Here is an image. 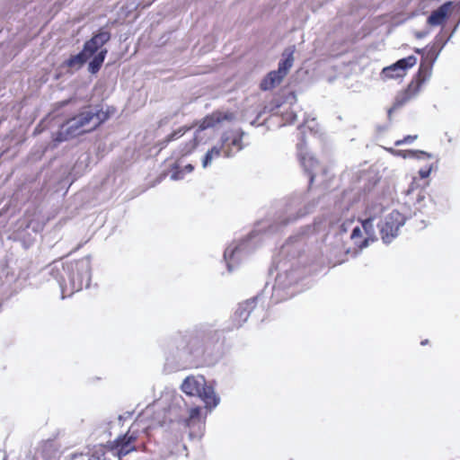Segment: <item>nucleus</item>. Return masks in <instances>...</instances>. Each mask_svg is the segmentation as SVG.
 Here are the masks:
<instances>
[{"mask_svg": "<svg viewBox=\"0 0 460 460\" xmlns=\"http://www.w3.org/2000/svg\"><path fill=\"white\" fill-rule=\"evenodd\" d=\"M312 184L308 179V187L304 191H295L284 199L283 208L277 212L270 224H259L246 238L237 244L227 246L223 254L228 272H233L241 261L252 254L262 243L263 235H270L282 231L286 226L296 223L305 216L314 212L317 207L330 200V194H323L317 198H310Z\"/></svg>", "mask_w": 460, "mask_h": 460, "instance_id": "nucleus-1", "label": "nucleus"}, {"mask_svg": "<svg viewBox=\"0 0 460 460\" xmlns=\"http://www.w3.org/2000/svg\"><path fill=\"white\" fill-rule=\"evenodd\" d=\"M224 332L208 323L177 330L162 345L166 362L185 368L201 361H217L224 354Z\"/></svg>", "mask_w": 460, "mask_h": 460, "instance_id": "nucleus-2", "label": "nucleus"}, {"mask_svg": "<svg viewBox=\"0 0 460 460\" xmlns=\"http://www.w3.org/2000/svg\"><path fill=\"white\" fill-rule=\"evenodd\" d=\"M314 231V227L311 225L301 227L299 233L290 236L281 246L279 253L273 258L278 273L270 288L271 304L288 300L296 293V285L301 278L297 259L305 251L307 236Z\"/></svg>", "mask_w": 460, "mask_h": 460, "instance_id": "nucleus-3", "label": "nucleus"}, {"mask_svg": "<svg viewBox=\"0 0 460 460\" xmlns=\"http://www.w3.org/2000/svg\"><path fill=\"white\" fill-rule=\"evenodd\" d=\"M59 286L61 298L71 296L84 288L90 287L92 279L91 256L66 262L53 261L45 269Z\"/></svg>", "mask_w": 460, "mask_h": 460, "instance_id": "nucleus-4", "label": "nucleus"}, {"mask_svg": "<svg viewBox=\"0 0 460 460\" xmlns=\"http://www.w3.org/2000/svg\"><path fill=\"white\" fill-rule=\"evenodd\" d=\"M111 38V31L105 27H101L84 41L82 49L66 58L61 66L79 70L88 62V72L91 75H96L101 70L108 54V49L103 46L110 41Z\"/></svg>", "mask_w": 460, "mask_h": 460, "instance_id": "nucleus-5", "label": "nucleus"}, {"mask_svg": "<svg viewBox=\"0 0 460 460\" xmlns=\"http://www.w3.org/2000/svg\"><path fill=\"white\" fill-rule=\"evenodd\" d=\"M459 23L460 18L450 36L442 43L441 46L437 47L436 44H433L430 47L428 46L425 56H423L420 59L418 72L413 76L407 88L397 94L393 106L387 110V116L389 120H391L392 113L395 110L406 104L411 98L416 96L420 92L422 84L430 78L435 62L437 61L441 50L444 49L447 41L457 30Z\"/></svg>", "mask_w": 460, "mask_h": 460, "instance_id": "nucleus-6", "label": "nucleus"}, {"mask_svg": "<svg viewBox=\"0 0 460 460\" xmlns=\"http://www.w3.org/2000/svg\"><path fill=\"white\" fill-rule=\"evenodd\" d=\"M181 391L189 396H198L208 411L215 409L220 402L211 384L207 383L203 376H187L181 385Z\"/></svg>", "mask_w": 460, "mask_h": 460, "instance_id": "nucleus-7", "label": "nucleus"}, {"mask_svg": "<svg viewBox=\"0 0 460 460\" xmlns=\"http://www.w3.org/2000/svg\"><path fill=\"white\" fill-rule=\"evenodd\" d=\"M414 195V216H416L417 212H419L421 215L430 217L433 216L436 211L443 210L446 208L445 203L442 201V198H439L436 194H428L422 189L414 188L412 182L409 189L405 191V197L408 198V199L405 200V204L410 202V199L411 198L413 199Z\"/></svg>", "mask_w": 460, "mask_h": 460, "instance_id": "nucleus-8", "label": "nucleus"}, {"mask_svg": "<svg viewBox=\"0 0 460 460\" xmlns=\"http://www.w3.org/2000/svg\"><path fill=\"white\" fill-rule=\"evenodd\" d=\"M234 119V112L226 110H217L213 111L211 114L204 117L199 123V127L194 133L193 138L186 143L183 149L181 150L182 155L190 154L200 143H205L204 131L214 128L216 125L222 123L223 121H232Z\"/></svg>", "mask_w": 460, "mask_h": 460, "instance_id": "nucleus-9", "label": "nucleus"}, {"mask_svg": "<svg viewBox=\"0 0 460 460\" xmlns=\"http://www.w3.org/2000/svg\"><path fill=\"white\" fill-rule=\"evenodd\" d=\"M296 46H288L281 54L278 64V69L269 72L261 81L260 88L262 91H270L279 85L289 72L294 64V53Z\"/></svg>", "mask_w": 460, "mask_h": 460, "instance_id": "nucleus-10", "label": "nucleus"}, {"mask_svg": "<svg viewBox=\"0 0 460 460\" xmlns=\"http://www.w3.org/2000/svg\"><path fill=\"white\" fill-rule=\"evenodd\" d=\"M411 217V215L408 216L394 209L384 220L379 219L376 226L379 228L383 243L385 244L391 243L398 236L399 229Z\"/></svg>", "mask_w": 460, "mask_h": 460, "instance_id": "nucleus-11", "label": "nucleus"}, {"mask_svg": "<svg viewBox=\"0 0 460 460\" xmlns=\"http://www.w3.org/2000/svg\"><path fill=\"white\" fill-rule=\"evenodd\" d=\"M111 116V107H107V110L104 111L103 105L102 103H97L83 107L75 117L82 127L88 125L90 122H93V129H96L106 122Z\"/></svg>", "mask_w": 460, "mask_h": 460, "instance_id": "nucleus-12", "label": "nucleus"}, {"mask_svg": "<svg viewBox=\"0 0 460 460\" xmlns=\"http://www.w3.org/2000/svg\"><path fill=\"white\" fill-rule=\"evenodd\" d=\"M309 120L305 119L304 123L298 127V143L296 144V148L298 152V157L301 164V166L304 169V172L308 176L310 180V184H313L314 181L317 171L320 168V164L318 161L310 154L304 152L305 147V133L304 131V128L305 124H307Z\"/></svg>", "mask_w": 460, "mask_h": 460, "instance_id": "nucleus-13", "label": "nucleus"}, {"mask_svg": "<svg viewBox=\"0 0 460 460\" xmlns=\"http://www.w3.org/2000/svg\"><path fill=\"white\" fill-rule=\"evenodd\" d=\"M269 293L268 283L265 285L261 293L257 296L246 300L245 302L239 305L237 310L234 312L233 322L235 328H240L248 320L252 314L257 311L262 312L264 305L257 307V302L262 300L263 296Z\"/></svg>", "mask_w": 460, "mask_h": 460, "instance_id": "nucleus-14", "label": "nucleus"}, {"mask_svg": "<svg viewBox=\"0 0 460 460\" xmlns=\"http://www.w3.org/2000/svg\"><path fill=\"white\" fill-rule=\"evenodd\" d=\"M245 132L242 128L224 132L220 137V146L225 157H232L244 148L243 137Z\"/></svg>", "mask_w": 460, "mask_h": 460, "instance_id": "nucleus-15", "label": "nucleus"}, {"mask_svg": "<svg viewBox=\"0 0 460 460\" xmlns=\"http://www.w3.org/2000/svg\"><path fill=\"white\" fill-rule=\"evenodd\" d=\"M137 438V431L132 430L130 428L124 435L119 436L113 441L112 445L110 447V450L112 452L113 456L121 459L129 453L137 451L135 443Z\"/></svg>", "mask_w": 460, "mask_h": 460, "instance_id": "nucleus-16", "label": "nucleus"}, {"mask_svg": "<svg viewBox=\"0 0 460 460\" xmlns=\"http://www.w3.org/2000/svg\"><path fill=\"white\" fill-rule=\"evenodd\" d=\"M417 63V58L410 55L406 58L398 59L391 66H385L381 72V75L385 79H397L405 75L407 69L411 68Z\"/></svg>", "mask_w": 460, "mask_h": 460, "instance_id": "nucleus-17", "label": "nucleus"}, {"mask_svg": "<svg viewBox=\"0 0 460 460\" xmlns=\"http://www.w3.org/2000/svg\"><path fill=\"white\" fill-rule=\"evenodd\" d=\"M382 212V208H378L377 213L372 214L370 209H367L365 211V218L359 219L361 223V226L366 234V237L361 240L359 243L355 241V243L358 246L359 249L367 248L370 243H373L377 240L376 234V227L375 221L379 218V214Z\"/></svg>", "mask_w": 460, "mask_h": 460, "instance_id": "nucleus-18", "label": "nucleus"}, {"mask_svg": "<svg viewBox=\"0 0 460 460\" xmlns=\"http://www.w3.org/2000/svg\"><path fill=\"white\" fill-rule=\"evenodd\" d=\"M82 128L75 117L70 118L61 124L53 140L57 143H62L83 135L85 131L83 130Z\"/></svg>", "mask_w": 460, "mask_h": 460, "instance_id": "nucleus-19", "label": "nucleus"}, {"mask_svg": "<svg viewBox=\"0 0 460 460\" xmlns=\"http://www.w3.org/2000/svg\"><path fill=\"white\" fill-rule=\"evenodd\" d=\"M453 2L446 1L440 4L436 10L432 11L427 19L428 24L430 26L442 25L449 16V12L452 9Z\"/></svg>", "mask_w": 460, "mask_h": 460, "instance_id": "nucleus-20", "label": "nucleus"}, {"mask_svg": "<svg viewBox=\"0 0 460 460\" xmlns=\"http://www.w3.org/2000/svg\"><path fill=\"white\" fill-rule=\"evenodd\" d=\"M70 460H109V458L106 456L105 447L100 445L94 447L91 453L71 455Z\"/></svg>", "mask_w": 460, "mask_h": 460, "instance_id": "nucleus-21", "label": "nucleus"}, {"mask_svg": "<svg viewBox=\"0 0 460 460\" xmlns=\"http://www.w3.org/2000/svg\"><path fill=\"white\" fill-rule=\"evenodd\" d=\"M391 152L396 154L397 155H399L402 158H412V159H418V160L433 158V155L431 153H428V152L422 151V150H414V149L394 150V149L391 148Z\"/></svg>", "mask_w": 460, "mask_h": 460, "instance_id": "nucleus-22", "label": "nucleus"}, {"mask_svg": "<svg viewBox=\"0 0 460 460\" xmlns=\"http://www.w3.org/2000/svg\"><path fill=\"white\" fill-rule=\"evenodd\" d=\"M222 152L223 150L220 145L212 146L209 150H208V152L204 155L202 158V167H208L215 158H217L221 155Z\"/></svg>", "mask_w": 460, "mask_h": 460, "instance_id": "nucleus-23", "label": "nucleus"}, {"mask_svg": "<svg viewBox=\"0 0 460 460\" xmlns=\"http://www.w3.org/2000/svg\"><path fill=\"white\" fill-rule=\"evenodd\" d=\"M296 102V96L295 93L290 92L288 94V96L286 97L285 101H281L279 97L274 98L270 103V110L271 111H273L279 109L285 102H288L290 105H292Z\"/></svg>", "mask_w": 460, "mask_h": 460, "instance_id": "nucleus-24", "label": "nucleus"}, {"mask_svg": "<svg viewBox=\"0 0 460 460\" xmlns=\"http://www.w3.org/2000/svg\"><path fill=\"white\" fill-rule=\"evenodd\" d=\"M201 417V408L199 406L191 407L189 410V417L184 420L186 426L190 427L195 420H199Z\"/></svg>", "mask_w": 460, "mask_h": 460, "instance_id": "nucleus-25", "label": "nucleus"}, {"mask_svg": "<svg viewBox=\"0 0 460 460\" xmlns=\"http://www.w3.org/2000/svg\"><path fill=\"white\" fill-rule=\"evenodd\" d=\"M185 172L182 168L178 165L173 166L172 172L171 173V180L179 181L184 178Z\"/></svg>", "mask_w": 460, "mask_h": 460, "instance_id": "nucleus-26", "label": "nucleus"}, {"mask_svg": "<svg viewBox=\"0 0 460 460\" xmlns=\"http://www.w3.org/2000/svg\"><path fill=\"white\" fill-rule=\"evenodd\" d=\"M354 223L353 218L346 219L339 225V234H346Z\"/></svg>", "mask_w": 460, "mask_h": 460, "instance_id": "nucleus-27", "label": "nucleus"}, {"mask_svg": "<svg viewBox=\"0 0 460 460\" xmlns=\"http://www.w3.org/2000/svg\"><path fill=\"white\" fill-rule=\"evenodd\" d=\"M418 137L417 135H407L402 139L396 140L394 145L396 146H402V145H407L411 144L414 140H416Z\"/></svg>", "mask_w": 460, "mask_h": 460, "instance_id": "nucleus-28", "label": "nucleus"}, {"mask_svg": "<svg viewBox=\"0 0 460 460\" xmlns=\"http://www.w3.org/2000/svg\"><path fill=\"white\" fill-rule=\"evenodd\" d=\"M187 129H185L184 128H178L177 130H174L173 132H172L171 134H169L167 137H166V139L168 142L170 141H172V140H175V139H178L179 137H181V136L184 135V133L186 132Z\"/></svg>", "mask_w": 460, "mask_h": 460, "instance_id": "nucleus-29", "label": "nucleus"}, {"mask_svg": "<svg viewBox=\"0 0 460 460\" xmlns=\"http://www.w3.org/2000/svg\"><path fill=\"white\" fill-rule=\"evenodd\" d=\"M431 171L432 165H429L428 167L420 169L418 173L421 179H426L430 175Z\"/></svg>", "mask_w": 460, "mask_h": 460, "instance_id": "nucleus-30", "label": "nucleus"}, {"mask_svg": "<svg viewBox=\"0 0 460 460\" xmlns=\"http://www.w3.org/2000/svg\"><path fill=\"white\" fill-rule=\"evenodd\" d=\"M361 235H362V232H361L360 226H354L351 230L350 239L356 240L357 238L361 237Z\"/></svg>", "mask_w": 460, "mask_h": 460, "instance_id": "nucleus-31", "label": "nucleus"}, {"mask_svg": "<svg viewBox=\"0 0 460 460\" xmlns=\"http://www.w3.org/2000/svg\"><path fill=\"white\" fill-rule=\"evenodd\" d=\"M296 114L293 111L286 114L285 119L288 124H293L296 119Z\"/></svg>", "mask_w": 460, "mask_h": 460, "instance_id": "nucleus-32", "label": "nucleus"}, {"mask_svg": "<svg viewBox=\"0 0 460 460\" xmlns=\"http://www.w3.org/2000/svg\"><path fill=\"white\" fill-rule=\"evenodd\" d=\"M429 34V30L419 31L415 32V37L419 40L426 38Z\"/></svg>", "mask_w": 460, "mask_h": 460, "instance_id": "nucleus-33", "label": "nucleus"}, {"mask_svg": "<svg viewBox=\"0 0 460 460\" xmlns=\"http://www.w3.org/2000/svg\"><path fill=\"white\" fill-rule=\"evenodd\" d=\"M427 49H428V46L425 48H422V49L416 48L414 49V52L419 55H421V58H422L423 56H425Z\"/></svg>", "mask_w": 460, "mask_h": 460, "instance_id": "nucleus-34", "label": "nucleus"}, {"mask_svg": "<svg viewBox=\"0 0 460 460\" xmlns=\"http://www.w3.org/2000/svg\"><path fill=\"white\" fill-rule=\"evenodd\" d=\"M182 169L185 173L186 172L190 173V172H193L194 166L191 164H188Z\"/></svg>", "mask_w": 460, "mask_h": 460, "instance_id": "nucleus-35", "label": "nucleus"}, {"mask_svg": "<svg viewBox=\"0 0 460 460\" xmlns=\"http://www.w3.org/2000/svg\"><path fill=\"white\" fill-rule=\"evenodd\" d=\"M446 40H442L439 35H438L436 37V42L434 44H436L437 47H439L442 45V43L445 41Z\"/></svg>", "mask_w": 460, "mask_h": 460, "instance_id": "nucleus-36", "label": "nucleus"}, {"mask_svg": "<svg viewBox=\"0 0 460 460\" xmlns=\"http://www.w3.org/2000/svg\"><path fill=\"white\" fill-rule=\"evenodd\" d=\"M71 101H72L71 99H67V100L62 101L60 102V107H65V106L68 105L71 102Z\"/></svg>", "mask_w": 460, "mask_h": 460, "instance_id": "nucleus-37", "label": "nucleus"}, {"mask_svg": "<svg viewBox=\"0 0 460 460\" xmlns=\"http://www.w3.org/2000/svg\"><path fill=\"white\" fill-rule=\"evenodd\" d=\"M0 460H6V456L4 454L0 453Z\"/></svg>", "mask_w": 460, "mask_h": 460, "instance_id": "nucleus-38", "label": "nucleus"}, {"mask_svg": "<svg viewBox=\"0 0 460 460\" xmlns=\"http://www.w3.org/2000/svg\"><path fill=\"white\" fill-rule=\"evenodd\" d=\"M257 119H258V118H256L255 119H253V120L251 122V125L255 126V125H256V122H257Z\"/></svg>", "mask_w": 460, "mask_h": 460, "instance_id": "nucleus-39", "label": "nucleus"}, {"mask_svg": "<svg viewBox=\"0 0 460 460\" xmlns=\"http://www.w3.org/2000/svg\"><path fill=\"white\" fill-rule=\"evenodd\" d=\"M429 342L428 340H424L420 342L421 345H426Z\"/></svg>", "mask_w": 460, "mask_h": 460, "instance_id": "nucleus-40", "label": "nucleus"}, {"mask_svg": "<svg viewBox=\"0 0 460 460\" xmlns=\"http://www.w3.org/2000/svg\"><path fill=\"white\" fill-rule=\"evenodd\" d=\"M385 129H386V127L379 128V130H385Z\"/></svg>", "mask_w": 460, "mask_h": 460, "instance_id": "nucleus-41", "label": "nucleus"}]
</instances>
